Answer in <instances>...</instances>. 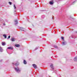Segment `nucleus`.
Listing matches in <instances>:
<instances>
[{
  "label": "nucleus",
  "instance_id": "obj_12",
  "mask_svg": "<svg viewBox=\"0 0 77 77\" xmlns=\"http://www.w3.org/2000/svg\"><path fill=\"white\" fill-rule=\"evenodd\" d=\"M8 49H11V50H13V48L12 47H9L8 48Z\"/></svg>",
  "mask_w": 77,
  "mask_h": 77
},
{
  "label": "nucleus",
  "instance_id": "obj_23",
  "mask_svg": "<svg viewBox=\"0 0 77 77\" xmlns=\"http://www.w3.org/2000/svg\"><path fill=\"white\" fill-rule=\"evenodd\" d=\"M56 1H57V2H58V1H59V0H56Z\"/></svg>",
  "mask_w": 77,
  "mask_h": 77
},
{
  "label": "nucleus",
  "instance_id": "obj_16",
  "mask_svg": "<svg viewBox=\"0 0 77 77\" xmlns=\"http://www.w3.org/2000/svg\"><path fill=\"white\" fill-rule=\"evenodd\" d=\"M3 36L5 37V38H6V35L4 34L3 35Z\"/></svg>",
  "mask_w": 77,
  "mask_h": 77
},
{
  "label": "nucleus",
  "instance_id": "obj_18",
  "mask_svg": "<svg viewBox=\"0 0 77 77\" xmlns=\"http://www.w3.org/2000/svg\"><path fill=\"white\" fill-rule=\"evenodd\" d=\"M61 39L63 40V41L64 40V38L63 37H61Z\"/></svg>",
  "mask_w": 77,
  "mask_h": 77
},
{
  "label": "nucleus",
  "instance_id": "obj_1",
  "mask_svg": "<svg viewBox=\"0 0 77 77\" xmlns=\"http://www.w3.org/2000/svg\"><path fill=\"white\" fill-rule=\"evenodd\" d=\"M15 70L17 72V73H19L21 71V70L20 69V68L19 67L14 68Z\"/></svg>",
  "mask_w": 77,
  "mask_h": 77
},
{
  "label": "nucleus",
  "instance_id": "obj_15",
  "mask_svg": "<svg viewBox=\"0 0 77 77\" xmlns=\"http://www.w3.org/2000/svg\"><path fill=\"white\" fill-rule=\"evenodd\" d=\"M23 63L24 64H27V62H26V61L25 60H24L23 61Z\"/></svg>",
  "mask_w": 77,
  "mask_h": 77
},
{
  "label": "nucleus",
  "instance_id": "obj_2",
  "mask_svg": "<svg viewBox=\"0 0 77 77\" xmlns=\"http://www.w3.org/2000/svg\"><path fill=\"white\" fill-rule=\"evenodd\" d=\"M13 63L14 65H15V66H18V65H19V63L18 62H16V63Z\"/></svg>",
  "mask_w": 77,
  "mask_h": 77
},
{
  "label": "nucleus",
  "instance_id": "obj_26",
  "mask_svg": "<svg viewBox=\"0 0 77 77\" xmlns=\"http://www.w3.org/2000/svg\"><path fill=\"white\" fill-rule=\"evenodd\" d=\"M75 2V1H74V2H73V3H74Z\"/></svg>",
  "mask_w": 77,
  "mask_h": 77
},
{
  "label": "nucleus",
  "instance_id": "obj_4",
  "mask_svg": "<svg viewBox=\"0 0 77 77\" xmlns=\"http://www.w3.org/2000/svg\"><path fill=\"white\" fill-rule=\"evenodd\" d=\"M50 67L51 68V69L53 70L54 69V67L53 66V64H51L50 66Z\"/></svg>",
  "mask_w": 77,
  "mask_h": 77
},
{
  "label": "nucleus",
  "instance_id": "obj_13",
  "mask_svg": "<svg viewBox=\"0 0 77 77\" xmlns=\"http://www.w3.org/2000/svg\"><path fill=\"white\" fill-rule=\"evenodd\" d=\"M11 41L14 42V41H15V39L14 38H11Z\"/></svg>",
  "mask_w": 77,
  "mask_h": 77
},
{
  "label": "nucleus",
  "instance_id": "obj_9",
  "mask_svg": "<svg viewBox=\"0 0 77 77\" xmlns=\"http://www.w3.org/2000/svg\"><path fill=\"white\" fill-rule=\"evenodd\" d=\"M74 61L75 62H77V56L75 57L74 59Z\"/></svg>",
  "mask_w": 77,
  "mask_h": 77
},
{
  "label": "nucleus",
  "instance_id": "obj_21",
  "mask_svg": "<svg viewBox=\"0 0 77 77\" xmlns=\"http://www.w3.org/2000/svg\"><path fill=\"white\" fill-rule=\"evenodd\" d=\"M38 47H36L35 48V50H38Z\"/></svg>",
  "mask_w": 77,
  "mask_h": 77
},
{
  "label": "nucleus",
  "instance_id": "obj_11",
  "mask_svg": "<svg viewBox=\"0 0 77 77\" xmlns=\"http://www.w3.org/2000/svg\"><path fill=\"white\" fill-rule=\"evenodd\" d=\"M15 47H20V45L17 44L15 45Z\"/></svg>",
  "mask_w": 77,
  "mask_h": 77
},
{
  "label": "nucleus",
  "instance_id": "obj_27",
  "mask_svg": "<svg viewBox=\"0 0 77 77\" xmlns=\"http://www.w3.org/2000/svg\"><path fill=\"white\" fill-rule=\"evenodd\" d=\"M14 12H16V11H15V10H14Z\"/></svg>",
  "mask_w": 77,
  "mask_h": 77
},
{
  "label": "nucleus",
  "instance_id": "obj_20",
  "mask_svg": "<svg viewBox=\"0 0 77 77\" xmlns=\"http://www.w3.org/2000/svg\"><path fill=\"white\" fill-rule=\"evenodd\" d=\"M9 3L10 4V5H12V2H9Z\"/></svg>",
  "mask_w": 77,
  "mask_h": 77
},
{
  "label": "nucleus",
  "instance_id": "obj_24",
  "mask_svg": "<svg viewBox=\"0 0 77 77\" xmlns=\"http://www.w3.org/2000/svg\"><path fill=\"white\" fill-rule=\"evenodd\" d=\"M0 61L1 62H2V60H0Z\"/></svg>",
  "mask_w": 77,
  "mask_h": 77
},
{
  "label": "nucleus",
  "instance_id": "obj_19",
  "mask_svg": "<svg viewBox=\"0 0 77 77\" xmlns=\"http://www.w3.org/2000/svg\"><path fill=\"white\" fill-rule=\"evenodd\" d=\"M14 9H15V8H16V6H15V4H14Z\"/></svg>",
  "mask_w": 77,
  "mask_h": 77
},
{
  "label": "nucleus",
  "instance_id": "obj_7",
  "mask_svg": "<svg viewBox=\"0 0 77 77\" xmlns=\"http://www.w3.org/2000/svg\"><path fill=\"white\" fill-rule=\"evenodd\" d=\"M32 65H33L34 68L35 69H36V68H37V67L36 66V65H35V64H32Z\"/></svg>",
  "mask_w": 77,
  "mask_h": 77
},
{
  "label": "nucleus",
  "instance_id": "obj_17",
  "mask_svg": "<svg viewBox=\"0 0 77 77\" xmlns=\"http://www.w3.org/2000/svg\"><path fill=\"white\" fill-rule=\"evenodd\" d=\"M54 47L55 48H57V46H56L55 45H54Z\"/></svg>",
  "mask_w": 77,
  "mask_h": 77
},
{
  "label": "nucleus",
  "instance_id": "obj_10",
  "mask_svg": "<svg viewBox=\"0 0 77 77\" xmlns=\"http://www.w3.org/2000/svg\"><path fill=\"white\" fill-rule=\"evenodd\" d=\"M3 49H2V48L0 46V52H3Z\"/></svg>",
  "mask_w": 77,
  "mask_h": 77
},
{
  "label": "nucleus",
  "instance_id": "obj_22",
  "mask_svg": "<svg viewBox=\"0 0 77 77\" xmlns=\"http://www.w3.org/2000/svg\"><path fill=\"white\" fill-rule=\"evenodd\" d=\"M11 38V36L10 35H9L8 39V38Z\"/></svg>",
  "mask_w": 77,
  "mask_h": 77
},
{
  "label": "nucleus",
  "instance_id": "obj_5",
  "mask_svg": "<svg viewBox=\"0 0 77 77\" xmlns=\"http://www.w3.org/2000/svg\"><path fill=\"white\" fill-rule=\"evenodd\" d=\"M66 44V42H64L62 43V45H65Z\"/></svg>",
  "mask_w": 77,
  "mask_h": 77
},
{
  "label": "nucleus",
  "instance_id": "obj_8",
  "mask_svg": "<svg viewBox=\"0 0 77 77\" xmlns=\"http://www.w3.org/2000/svg\"><path fill=\"white\" fill-rule=\"evenodd\" d=\"M49 4L52 5H53V1H50L49 2Z\"/></svg>",
  "mask_w": 77,
  "mask_h": 77
},
{
  "label": "nucleus",
  "instance_id": "obj_28",
  "mask_svg": "<svg viewBox=\"0 0 77 77\" xmlns=\"http://www.w3.org/2000/svg\"><path fill=\"white\" fill-rule=\"evenodd\" d=\"M52 19H53V17H52Z\"/></svg>",
  "mask_w": 77,
  "mask_h": 77
},
{
  "label": "nucleus",
  "instance_id": "obj_25",
  "mask_svg": "<svg viewBox=\"0 0 77 77\" xmlns=\"http://www.w3.org/2000/svg\"><path fill=\"white\" fill-rule=\"evenodd\" d=\"M3 25H5V23H4Z\"/></svg>",
  "mask_w": 77,
  "mask_h": 77
},
{
  "label": "nucleus",
  "instance_id": "obj_3",
  "mask_svg": "<svg viewBox=\"0 0 77 77\" xmlns=\"http://www.w3.org/2000/svg\"><path fill=\"white\" fill-rule=\"evenodd\" d=\"M20 30H22V31H26V30L25 29L22 27H20Z\"/></svg>",
  "mask_w": 77,
  "mask_h": 77
},
{
  "label": "nucleus",
  "instance_id": "obj_14",
  "mask_svg": "<svg viewBox=\"0 0 77 77\" xmlns=\"http://www.w3.org/2000/svg\"><path fill=\"white\" fill-rule=\"evenodd\" d=\"M6 45V44H5V43L3 42H2V45L3 46H4V45Z\"/></svg>",
  "mask_w": 77,
  "mask_h": 77
},
{
  "label": "nucleus",
  "instance_id": "obj_6",
  "mask_svg": "<svg viewBox=\"0 0 77 77\" xmlns=\"http://www.w3.org/2000/svg\"><path fill=\"white\" fill-rule=\"evenodd\" d=\"M14 23L15 25H17L18 24V20H15L14 21Z\"/></svg>",
  "mask_w": 77,
  "mask_h": 77
}]
</instances>
